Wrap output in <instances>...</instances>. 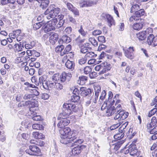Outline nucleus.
Wrapping results in <instances>:
<instances>
[{
	"label": "nucleus",
	"instance_id": "f257e3e1",
	"mask_svg": "<svg viewBox=\"0 0 157 157\" xmlns=\"http://www.w3.org/2000/svg\"><path fill=\"white\" fill-rule=\"evenodd\" d=\"M59 131L61 138L60 141L63 144H67L74 142L73 144L78 145V144H82L83 141L82 139H78L77 133L74 131H71L68 127L60 129Z\"/></svg>",
	"mask_w": 157,
	"mask_h": 157
},
{
	"label": "nucleus",
	"instance_id": "f03ea898",
	"mask_svg": "<svg viewBox=\"0 0 157 157\" xmlns=\"http://www.w3.org/2000/svg\"><path fill=\"white\" fill-rule=\"evenodd\" d=\"M78 108L73 103H64L63 105V111L58 116V119L66 118L71 114L72 111H77Z\"/></svg>",
	"mask_w": 157,
	"mask_h": 157
},
{
	"label": "nucleus",
	"instance_id": "7ed1b4c3",
	"mask_svg": "<svg viewBox=\"0 0 157 157\" xmlns=\"http://www.w3.org/2000/svg\"><path fill=\"white\" fill-rule=\"evenodd\" d=\"M72 77V75L71 73H67L65 72H63L59 76V75L56 74L53 75L52 77V80L54 82L58 81L60 79L61 82H64L67 80L68 81L70 80Z\"/></svg>",
	"mask_w": 157,
	"mask_h": 157
},
{
	"label": "nucleus",
	"instance_id": "20e7f679",
	"mask_svg": "<svg viewBox=\"0 0 157 157\" xmlns=\"http://www.w3.org/2000/svg\"><path fill=\"white\" fill-rule=\"evenodd\" d=\"M94 69L95 71H99L101 69V71L99 72V74H102L110 70V64L106 62H104L96 66Z\"/></svg>",
	"mask_w": 157,
	"mask_h": 157
},
{
	"label": "nucleus",
	"instance_id": "39448f33",
	"mask_svg": "<svg viewBox=\"0 0 157 157\" xmlns=\"http://www.w3.org/2000/svg\"><path fill=\"white\" fill-rule=\"evenodd\" d=\"M29 148V149L25 151V152L28 154L35 155H40V150L36 146L33 145H31Z\"/></svg>",
	"mask_w": 157,
	"mask_h": 157
},
{
	"label": "nucleus",
	"instance_id": "423d86ee",
	"mask_svg": "<svg viewBox=\"0 0 157 157\" xmlns=\"http://www.w3.org/2000/svg\"><path fill=\"white\" fill-rule=\"evenodd\" d=\"M150 33L152 32V29L151 28H148L145 31H143L140 32L137 34V37L140 40H144L147 37V33L148 34L149 31Z\"/></svg>",
	"mask_w": 157,
	"mask_h": 157
},
{
	"label": "nucleus",
	"instance_id": "0eeeda50",
	"mask_svg": "<svg viewBox=\"0 0 157 157\" xmlns=\"http://www.w3.org/2000/svg\"><path fill=\"white\" fill-rule=\"evenodd\" d=\"M29 105L28 106L29 110L31 112V113L33 114V113H34V112L36 110L38 106V102L35 100H33L32 101H29Z\"/></svg>",
	"mask_w": 157,
	"mask_h": 157
},
{
	"label": "nucleus",
	"instance_id": "6e6552de",
	"mask_svg": "<svg viewBox=\"0 0 157 157\" xmlns=\"http://www.w3.org/2000/svg\"><path fill=\"white\" fill-rule=\"evenodd\" d=\"M101 16L107 19L108 25L110 27L112 25H115L114 21L112 17L109 14L103 13L101 15Z\"/></svg>",
	"mask_w": 157,
	"mask_h": 157
},
{
	"label": "nucleus",
	"instance_id": "1a4fd4ad",
	"mask_svg": "<svg viewBox=\"0 0 157 157\" xmlns=\"http://www.w3.org/2000/svg\"><path fill=\"white\" fill-rule=\"evenodd\" d=\"M125 56L128 58L132 59L134 58L133 47H130L128 49H123Z\"/></svg>",
	"mask_w": 157,
	"mask_h": 157
},
{
	"label": "nucleus",
	"instance_id": "9d476101",
	"mask_svg": "<svg viewBox=\"0 0 157 157\" xmlns=\"http://www.w3.org/2000/svg\"><path fill=\"white\" fill-rule=\"evenodd\" d=\"M58 119L60 120L58 123L57 126L60 129L64 128L65 126L67 125L70 123V121L66 118H63L61 119Z\"/></svg>",
	"mask_w": 157,
	"mask_h": 157
},
{
	"label": "nucleus",
	"instance_id": "9b49d317",
	"mask_svg": "<svg viewBox=\"0 0 157 157\" xmlns=\"http://www.w3.org/2000/svg\"><path fill=\"white\" fill-rule=\"evenodd\" d=\"M52 8H51L50 6L45 11L44 14L47 19H50L51 18H54L55 15L54 14L52 11Z\"/></svg>",
	"mask_w": 157,
	"mask_h": 157
},
{
	"label": "nucleus",
	"instance_id": "f8f14e48",
	"mask_svg": "<svg viewBox=\"0 0 157 157\" xmlns=\"http://www.w3.org/2000/svg\"><path fill=\"white\" fill-rule=\"evenodd\" d=\"M71 143V146H76L75 147H74L72 148L71 151V153L73 155H75V154H78L80 153V150L81 149V147H82V146H81L80 144H73L74 143V142H72Z\"/></svg>",
	"mask_w": 157,
	"mask_h": 157
},
{
	"label": "nucleus",
	"instance_id": "ddd939ff",
	"mask_svg": "<svg viewBox=\"0 0 157 157\" xmlns=\"http://www.w3.org/2000/svg\"><path fill=\"white\" fill-rule=\"evenodd\" d=\"M157 123V119L156 117L154 116L152 117L151 122H148L147 125V128L148 130H149L152 128Z\"/></svg>",
	"mask_w": 157,
	"mask_h": 157
},
{
	"label": "nucleus",
	"instance_id": "4468645a",
	"mask_svg": "<svg viewBox=\"0 0 157 157\" xmlns=\"http://www.w3.org/2000/svg\"><path fill=\"white\" fill-rule=\"evenodd\" d=\"M49 87L58 90L63 89V86L60 83L56 82H50L49 84Z\"/></svg>",
	"mask_w": 157,
	"mask_h": 157
},
{
	"label": "nucleus",
	"instance_id": "2eb2a0df",
	"mask_svg": "<svg viewBox=\"0 0 157 157\" xmlns=\"http://www.w3.org/2000/svg\"><path fill=\"white\" fill-rule=\"evenodd\" d=\"M130 154L133 157H137L139 153H137V150L135 146L133 145L129 147Z\"/></svg>",
	"mask_w": 157,
	"mask_h": 157
},
{
	"label": "nucleus",
	"instance_id": "dca6fc26",
	"mask_svg": "<svg viewBox=\"0 0 157 157\" xmlns=\"http://www.w3.org/2000/svg\"><path fill=\"white\" fill-rule=\"evenodd\" d=\"M81 95L83 97H86L91 93V90L90 89H86L84 87L80 89Z\"/></svg>",
	"mask_w": 157,
	"mask_h": 157
},
{
	"label": "nucleus",
	"instance_id": "f3484780",
	"mask_svg": "<svg viewBox=\"0 0 157 157\" xmlns=\"http://www.w3.org/2000/svg\"><path fill=\"white\" fill-rule=\"evenodd\" d=\"M111 104L110 106H109V107H108L106 111V113L109 116L112 115L115 112V110H114L115 107L112 104Z\"/></svg>",
	"mask_w": 157,
	"mask_h": 157
},
{
	"label": "nucleus",
	"instance_id": "a211bd4d",
	"mask_svg": "<svg viewBox=\"0 0 157 157\" xmlns=\"http://www.w3.org/2000/svg\"><path fill=\"white\" fill-rule=\"evenodd\" d=\"M39 3H41L40 7L43 9H45L48 6L49 1L48 0H37Z\"/></svg>",
	"mask_w": 157,
	"mask_h": 157
},
{
	"label": "nucleus",
	"instance_id": "6ab92c4d",
	"mask_svg": "<svg viewBox=\"0 0 157 157\" xmlns=\"http://www.w3.org/2000/svg\"><path fill=\"white\" fill-rule=\"evenodd\" d=\"M108 96L109 98L108 99V101L109 102H110H110H111V104L113 105V104L115 101L114 99H115L116 100L117 99L116 98L117 97H118V95L117 94L116 95L113 99H112V98L113 97V94L111 91H109L108 93Z\"/></svg>",
	"mask_w": 157,
	"mask_h": 157
},
{
	"label": "nucleus",
	"instance_id": "aec40b11",
	"mask_svg": "<svg viewBox=\"0 0 157 157\" xmlns=\"http://www.w3.org/2000/svg\"><path fill=\"white\" fill-rule=\"evenodd\" d=\"M66 67L72 71L74 68V64L72 61L67 59L65 64Z\"/></svg>",
	"mask_w": 157,
	"mask_h": 157
},
{
	"label": "nucleus",
	"instance_id": "412c9836",
	"mask_svg": "<svg viewBox=\"0 0 157 157\" xmlns=\"http://www.w3.org/2000/svg\"><path fill=\"white\" fill-rule=\"evenodd\" d=\"M33 136L35 138L37 139H43L44 138V136L42 133L38 132H34L33 133Z\"/></svg>",
	"mask_w": 157,
	"mask_h": 157
},
{
	"label": "nucleus",
	"instance_id": "4be33fe9",
	"mask_svg": "<svg viewBox=\"0 0 157 157\" xmlns=\"http://www.w3.org/2000/svg\"><path fill=\"white\" fill-rule=\"evenodd\" d=\"M59 37V36L57 33H53L52 34L49 38V41L52 43H55V41L57 40Z\"/></svg>",
	"mask_w": 157,
	"mask_h": 157
},
{
	"label": "nucleus",
	"instance_id": "5701e85b",
	"mask_svg": "<svg viewBox=\"0 0 157 157\" xmlns=\"http://www.w3.org/2000/svg\"><path fill=\"white\" fill-rule=\"evenodd\" d=\"M34 97V95L32 94H26L23 97V99L30 101L33 100Z\"/></svg>",
	"mask_w": 157,
	"mask_h": 157
},
{
	"label": "nucleus",
	"instance_id": "b1692460",
	"mask_svg": "<svg viewBox=\"0 0 157 157\" xmlns=\"http://www.w3.org/2000/svg\"><path fill=\"white\" fill-rule=\"evenodd\" d=\"M144 10L143 9H139L136 12V13H135V15L137 17H138V18L139 20L140 19V17L144 15Z\"/></svg>",
	"mask_w": 157,
	"mask_h": 157
},
{
	"label": "nucleus",
	"instance_id": "393cba45",
	"mask_svg": "<svg viewBox=\"0 0 157 157\" xmlns=\"http://www.w3.org/2000/svg\"><path fill=\"white\" fill-rule=\"evenodd\" d=\"M155 36L152 34H150L147 37V42L148 44L149 45L152 46V44L153 41H154V38Z\"/></svg>",
	"mask_w": 157,
	"mask_h": 157
},
{
	"label": "nucleus",
	"instance_id": "a878e982",
	"mask_svg": "<svg viewBox=\"0 0 157 157\" xmlns=\"http://www.w3.org/2000/svg\"><path fill=\"white\" fill-rule=\"evenodd\" d=\"M54 29L53 28V26H51L48 22L46 24L44 28V31L45 33H47L49 31Z\"/></svg>",
	"mask_w": 157,
	"mask_h": 157
},
{
	"label": "nucleus",
	"instance_id": "bb28decb",
	"mask_svg": "<svg viewBox=\"0 0 157 157\" xmlns=\"http://www.w3.org/2000/svg\"><path fill=\"white\" fill-rule=\"evenodd\" d=\"M64 48V46L63 45L58 46L55 48V51L56 52L60 53V55L62 56L64 54H62L61 53L62 52H63Z\"/></svg>",
	"mask_w": 157,
	"mask_h": 157
},
{
	"label": "nucleus",
	"instance_id": "cd10ccee",
	"mask_svg": "<svg viewBox=\"0 0 157 157\" xmlns=\"http://www.w3.org/2000/svg\"><path fill=\"white\" fill-rule=\"evenodd\" d=\"M24 48V45L23 43L20 42L19 44H15L14 45L15 49L18 51H20L22 50Z\"/></svg>",
	"mask_w": 157,
	"mask_h": 157
},
{
	"label": "nucleus",
	"instance_id": "c85d7f7f",
	"mask_svg": "<svg viewBox=\"0 0 157 157\" xmlns=\"http://www.w3.org/2000/svg\"><path fill=\"white\" fill-rule=\"evenodd\" d=\"M143 27V24L141 23H136L133 24V29L136 30H140Z\"/></svg>",
	"mask_w": 157,
	"mask_h": 157
},
{
	"label": "nucleus",
	"instance_id": "c756f323",
	"mask_svg": "<svg viewBox=\"0 0 157 157\" xmlns=\"http://www.w3.org/2000/svg\"><path fill=\"white\" fill-rule=\"evenodd\" d=\"M119 112L121 120H123L126 119L128 116V112H125L124 110H122Z\"/></svg>",
	"mask_w": 157,
	"mask_h": 157
},
{
	"label": "nucleus",
	"instance_id": "7c9ffc66",
	"mask_svg": "<svg viewBox=\"0 0 157 157\" xmlns=\"http://www.w3.org/2000/svg\"><path fill=\"white\" fill-rule=\"evenodd\" d=\"M78 33L83 37H85L86 36L87 34V31H85L83 29L82 25H81L80 28L78 29Z\"/></svg>",
	"mask_w": 157,
	"mask_h": 157
},
{
	"label": "nucleus",
	"instance_id": "2f4dec72",
	"mask_svg": "<svg viewBox=\"0 0 157 157\" xmlns=\"http://www.w3.org/2000/svg\"><path fill=\"white\" fill-rule=\"evenodd\" d=\"M87 80V78L86 77L84 76H82L79 77V79L78 82H79V84L81 85H83L86 82Z\"/></svg>",
	"mask_w": 157,
	"mask_h": 157
},
{
	"label": "nucleus",
	"instance_id": "473e14b6",
	"mask_svg": "<svg viewBox=\"0 0 157 157\" xmlns=\"http://www.w3.org/2000/svg\"><path fill=\"white\" fill-rule=\"evenodd\" d=\"M124 133L122 132L117 133L114 136V138L115 139L120 140L124 136Z\"/></svg>",
	"mask_w": 157,
	"mask_h": 157
},
{
	"label": "nucleus",
	"instance_id": "72a5a7b5",
	"mask_svg": "<svg viewBox=\"0 0 157 157\" xmlns=\"http://www.w3.org/2000/svg\"><path fill=\"white\" fill-rule=\"evenodd\" d=\"M57 22V18H54L48 21V22L51 26H53V28L55 29L56 27V24Z\"/></svg>",
	"mask_w": 157,
	"mask_h": 157
},
{
	"label": "nucleus",
	"instance_id": "f704fd0d",
	"mask_svg": "<svg viewBox=\"0 0 157 157\" xmlns=\"http://www.w3.org/2000/svg\"><path fill=\"white\" fill-rule=\"evenodd\" d=\"M95 94L97 96L99 95V94L101 92V87L97 85H95L94 86Z\"/></svg>",
	"mask_w": 157,
	"mask_h": 157
},
{
	"label": "nucleus",
	"instance_id": "c9c22d12",
	"mask_svg": "<svg viewBox=\"0 0 157 157\" xmlns=\"http://www.w3.org/2000/svg\"><path fill=\"white\" fill-rule=\"evenodd\" d=\"M71 45L70 44H68L66 46L64 49H63V52H62L61 54L64 55L68 53V52L71 50Z\"/></svg>",
	"mask_w": 157,
	"mask_h": 157
},
{
	"label": "nucleus",
	"instance_id": "e433bc0d",
	"mask_svg": "<svg viewBox=\"0 0 157 157\" xmlns=\"http://www.w3.org/2000/svg\"><path fill=\"white\" fill-rule=\"evenodd\" d=\"M33 115L32 117V119L34 121H39L41 119V117L39 115L37 114L34 111V113H33Z\"/></svg>",
	"mask_w": 157,
	"mask_h": 157
},
{
	"label": "nucleus",
	"instance_id": "4c0bfd02",
	"mask_svg": "<svg viewBox=\"0 0 157 157\" xmlns=\"http://www.w3.org/2000/svg\"><path fill=\"white\" fill-rule=\"evenodd\" d=\"M51 8H52L53 13L55 15V17L59 13L60 11V9L58 8H55L53 6H50Z\"/></svg>",
	"mask_w": 157,
	"mask_h": 157
},
{
	"label": "nucleus",
	"instance_id": "58836bf2",
	"mask_svg": "<svg viewBox=\"0 0 157 157\" xmlns=\"http://www.w3.org/2000/svg\"><path fill=\"white\" fill-rule=\"evenodd\" d=\"M140 9V7L139 5L137 4H135L132 6L131 8V12L136 13V12L137 11Z\"/></svg>",
	"mask_w": 157,
	"mask_h": 157
},
{
	"label": "nucleus",
	"instance_id": "ea45409f",
	"mask_svg": "<svg viewBox=\"0 0 157 157\" xmlns=\"http://www.w3.org/2000/svg\"><path fill=\"white\" fill-rule=\"evenodd\" d=\"M32 128L34 129L41 130L43 129V127L41 124H33Z\"/></svg>",
	"mask_w": 157,
	"mask_h": 157
},
{
	"label": "nucleus",
	"instance_id": "a19ab883",
	"mask_svg": "<svg viewBox=\"0 0 157 157\" xmlns=\"http://www.w3.org/2000/svg\"><path fill=\"white\" fill-rule=\"evenodd\" d=\"M95 55V54L94 52H90L86 53L84 57L86 59H87V60H88L90 58L94 57Z\"/></svg>",
	"mask_w": 157,
	"mask_h": 157
},
{
	"label": "nucleus",
	"instance_id": "79ce46f5",
	"mask_svg": "<svg viewBox=\"0 0 157 157\" xmlns=\"http://www.w3.org/2000/svg\"><path fill=\"white\" fill-rule=\"evenodd\" d=\"M89 41L90 42L92 45L94 46H98V43L97 41L94 38L90 37L89 39Z\"/></svg>",
	"mask_w": 157,
	"mask_h": 157
},
{
	"label": "nucleus",
	"instance_id": "37998d69",
	"mask_svg": "<svg viewBox=\"0 0 157 157\" xmlns=\"http://www.w3.org/2000/svg\"><path fill=\"white\" fill-rule=\"evenodd\" d=\"M63 40L64 41V43H68L71 41L70 37L67 36L66 35H64L62 37Z\"/></svg>",
	"mask_w": 157,
	"mask_h": 157
},
{
	"label": "nucleus",
	"instance_id": "c03bdc74",
	"mask_svg": "<svg viewBox=\"0 0 157 157\" xmlns=\"http://www.w3.org/2000/svg\"><path fill=\"white\" fill-rule=\"evenodd\" d=\"M80 99V97L78 95H73L71 96V100L73 102H78Z\"/></svg>",
	"mask_w": 157,
	"mask_h": 157
},
{
	"label": "nucleus",
	"instance_id": "a18cd8bd",
	"mask_svg": "<svg viewBox=\"0 0 157 157\" xmlns=\"http://www.w3.org/2000/svg\"><path fill=\"white\" fill-rule=\"evenodd\" d=\"M29 105V101H22L18 104V106L19 107H22L25 106H28Z\"/></svg>",
	"mask_w": 157,
	"mask_h": 157
},
{
	"label": "nucleus",
	"instance_id": "49530a36",
	"mask_svg": "<svg viewBox=\"0 0 157 157\" xmlns=\"http://www.w3.org/2000/svg\"><path fill=\"white\" fill-rule=\"evenodd\" d=\"M157 112V107L154 108L149 112L148 116L149 117H151Z\"/></svg>",
	"mask_w": 157,
	"mask_h": 157
},
{
	"label": "nucleus",
	"instance_id": "de8ad7c7",
	"mask_svg": "<svg viewBox=\"0 0 157 157\" xmlns=\"http://www.w3.org/2000/svg\"><path fill=\"white\" fill-rule=\"evenodd\" d=\"M42 23L41 22L35 23L33 25V29L34 30L39 29L41 26Z\"/></svg>",
	"mask_w": 157,
	"mask_h": 157
},
{
	"label": "nucleus",
	"instance_id": "09e8293b",
	"mask_svg": "<svg viewBox=\"0 0 157 157\" xmlns=\"http://www.w3.org/2000/svg\"><path fill=\"white\" fill-rule=\"evenodd\" d=\"M92 69L89 66H86L84 68V72L85 74H87L91 71Z\"/></svg>",
	"mask_w": 157,
	"mask_h": 157
},
{
	"label": "nucleus",
	"instance_id": "8fccbe9b",
	"mask_svg": "<svg viewBox=\"0 0 157 157\" xmlns=\"http://www.w3.org/2000/svg\"><path fill=\"white\" fill-rule=\"evenodd\" d=\"M123 143L122 141H121L116 143L114 144V149L116 150H118L121 147Z\"/></svg>",
	"mask_w": 157,
	"mask_h": 157
},
{
	"label": "nucleus",
	"instance_id": "3c124183",
	"mask_svg": "<svg viewBox=\"0 0 157 157\" xmlns=\"http://www.w3.org/2000/svg\"><path fill=\"white\" fill-rule=\"evenodd\" d=\"M106 95V93L105 90H103L101 93V95L99 101L101 102V101L104 100Z\"/></svg>",
	"mask_w": 157,
	"mask_h": 157
},
{
	"label": "nucleus",
	"instance_id": "603ef678",
	"mask_svg": "<svg viewBox=\"0 0 157 157\" xmlns=\"http://www.w3.org/2000/svg\"><path fill=\"white\" fill-rule=\"evenodd\" d=\"M46 76L43 75L41 76L39 78V82L40 84H41L42 83L45 81L46 80Z\"/></svg>",
	"mask_w": 157,
	"mask_h": 157
},
{
	"label": "nucleus",
	"instance_id": "864d4df0",
	"mask_svg": "<svg viewBox=\"0 0 157 157\" xmlns=\"http://www.w3.org/2000/svg\"><path fill=\"white\" fill-rule=\"evenodd\" d=\"M71 11L73 13L75 16H79V15L78 10L75 7Z\"/></svg>",
	"mask_w": 157,
	"mask_h": 157
},
{
	"label": "nucleus",
	"instance_id": "5fc2aeb1",
	"mask_svg": "<svg viewBox=\"0 0 157 157\" xmlns=\"http://www.w3.org/2000/svg\"><path fill=\"white\" fill-rule=\"evenodd\" d=\"M102 32L101 30L99 29L95 30L92 32V34L94 36H97L101 34Z\"/></svg>",
	"mask_w": 157,
	"mask_h": 157
},
{
	"label": "nucleus",
	"instance_id": "6e6d98bb",
	"mask_svg": "<svg viewBox=\"0 0 157 157\" xmlns=\"http://www.w3.org/2000/svg\"><path fill=\"white\" fill-rule=\"evenodd\" d=\"M64 21L63 20H59V23L56 26V28L59 29L63 25Z\"/></svg>",
	"mask_w": 157,
	"mask_h": 157
},
{
	"label": "nucleus",
	"instance_id": "4d7b16f0",
	"mask_svg": "<svg viewBox=\"0 0 157 157\" xmlns=\"http://www.w3.org/2000/svg\"><path fill=\"white\" fill-rule=\"evenodd\" d=\"M87 59H86L84 57V58H82L79 60L78 63L80 65L86 63Z\"/></svg>",
	"mask_w": 157,
	"mask_h": 157
},
{
	"label": "nucleus",
	"instance_id": "13d9d810",
	"mask_svg": "<svg viewBox=\"0 0 157 157\" xmlns=\"http://www.w3.org/2000/svg\"><path fill=\"white\" fill-rule=\"evenodd\" d=\"M139 20L138 19V17H137L135 14L134 15L130 17L129 21L130 22H132L133 21H137Z\"/></svg>",
	"mask_w": 157,
	"mask_h": 157
},
{
	"label": "nucleus",
	"instance_id": "bf43d9fd",
	"mask_svg": "<svg viewBox=\"0 0 157 157\" xmlns=\"http://www.w3.org/2000/svg\"><path fill=\"white\" fill-rule=\"evenodd\" d=\"M120 122H119V123H117L116 124H113L110 127V129L111 130H113L116 128H117L120 126Z\"/></svg>",
	"mask_w": 157,
	"mask_h": 157
},
{
	"label": "nucleus",
	"instance_id": "052dcab7",
	"mask_svg": "<svg viewBox=\"0 0 157 157\" xmlns=\"http://www.w3.org/2000/svg\"><path fill=\"white\" fill-rule=\"evenodd\" d=\"M149 132L151 134L157 133V125L155 126L153 128H151Z\"/></svg>",
	"mask_w": 157,
	"mask_h": 157
},
{
	"label": "nucleus",
	"instance_id": "680f3d73",
	"mask_svg": "<svg viewBox=\"0 0 157 157\" xmlns=\"http://www.w3.org/2000/svg\"><path fill=\"white\" fill-rule=\"evenodd\" d=\"M98 39L99 41L101 43H104L105 42V37L103 36H99L98 37Z\"/></svg>",
	"mask_w": 157,
	"mask_h": 157
},
{
	"label": "nucleus",
	"instance_id": "e2e57ef3",
	"mask_svg": "<svg viewBox=\"0 0 157 157\" xmlns=\"http://www.w3.org/2000/svg\"><path fill=\"white\" fill-rule=\"evenodd\" d=\"M41 84H42V86L44 89L47 90L48 89L49 85L48 86V82L46 80L42 83Z\"/></svg>",
	"mask_w": 157,
	"mask_h": 157
},
{
	"label": "nucleus",
	"instance_id": "0e129e2a",
	"mask_svg": "<svg viewBox=\"0 0 157 157\" xmlns=\"http://www.w3.org/2000/svg\"><path fill=\"white\" fill-rule=\"evenodd\" d=\"M88 48L87 47L82 46L80 50L81 52L83 53H86L87 52Z\"/></svg>",
	"mask_w": 157,
	"mask_h": 157
},
{
	"label": "nucleus",
	"instance_id": "69168bd1",
	"mask_svg": "<svg viewBox=\"0 0 157 157\" xmlns=\"http://www.w3.org/2000/svg\"><path fill=\"white\" fill-rule=\"evenodd\" d=\"M24 46L26 49H29L32 48L33 47V45L31 43H30V44H25Z\"/></svg>",
	"mask_w": 157,
	"mask_h": 157
},
{
	"label": "nucleus",
	"instance_id": "338daca9",
	"mask_svg": "<svg viewBox=\"0 0 157 157\" xmlns=\"http://www.w3.org/2000/svg\"><path fill=\"white\" fill-rule=\"evenodd\" d=\"M68 19L70 22L75 24H76L77 22L72 17L68 16Z\"/></svg>",
	"mask_w": 157,
	"mask_h": 157
},
{
	"label": "nucleus",
	"instance_id": "774afa93",
	"mask_svg": "<svg viewBox=\"0 0 157 157\" xmlns=\"http://www.w3.org/2000/svg\"><path fill=\"white\" fill-rule=\"evenodd\" d=\"M87 2L86 1H84L79 3L80 6L81 8L87 7Z\"/></svg>",
	"mask_w": 157,
	"mask_h": 157
}]
</instances>
